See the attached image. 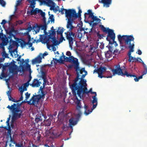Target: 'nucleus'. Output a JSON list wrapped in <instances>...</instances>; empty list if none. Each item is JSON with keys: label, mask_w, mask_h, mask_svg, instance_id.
<instances>
[{"label": "nucleus", "mask_w": 147, "mask_h": 147, "mask_svg": "<svg viewBox=\"0 0 147 147\" xmlns=\"http://www.w3.org/2000/svg\"><path fill=\"white\" fill-rule=\"evenodd\" d=\"M61 11L59 10V12H61L62 14H64V12L63 11H65V15L66 17L67 18H72V17L75 16V10L73 9H68V10L63 8L61 9Z\"/></svg>", "instance_id": "7"}, {"label": "nucleus", "mask_w": 147, "mask_h": 147, "mask_svg": "<svg viewBox=\"0 0 147 147\" xmlns=\"http://www.w3.org/2000/svg\"><path fill=\"white\" fill-rule=\"evenodd\" d=\"M16 106V104L14 103L13 105H12L11 106H10L9 105H8V106L7 107V108H8L10 110H12L13 111Z\"/></svg>", "instance_id": "41"}, {"label": "nucleus", "mask_w": 147, "mask_h": 147, "mask_svg": "<svg viewBox=\"0 0 147 147\" xmlns=\"http://www.w3.org/2000/svg\"><path fill=\"white\" fill-rule=\"evenodd\" d=\"M41 3L46 4L47 6L51 7H52V6H54L55 4V3L51 0H42L41 1Z\"/></svg>", "instance_id": "19"}, {"label": "nucleus", "mask_w": 147, "mask_h": 147, "mask_svg": "<svg viewBox=\"0 0 147 147\" xmlns=\"http://www.w3.org/2000/svg\"><path fill=\"white\" fill-rule=\"evenodd\" d=\"M33 28L36 33H37L39 32L40 27H39V25L36 24V25L33 26Z\"/></svg>", "instance_id": "34"}, {"label": "nucleus", "mask_w": 147, "mask_h": 147, "mask_svg": "<svg viewBox=\"0 0 147 147\" xmlns=\"http://www.w3.org/2000/svg\"><path fill=\"white\" fill-rule=\"evenodd\" d=\"M106 70V68L105 67L100 66L98 68V77L102 78L105 77L102 75L103 73L105 72Z\"/></svg>", "instance_id": "15"}, {"label": "nucleus", "mask_w": 147, "mask_h": 147, "mask_svg": "<svg viewBox=\"0 0 147 147\" xmlns=\"http://www.w3.org/2000/svg\"><path fill=\"white\" fill-rule=\"evenodd\" d=\"M1 75H2V77L3 78H6L8 75L7 74H6L4 73H3Z\"/></svg>", "instance_id": "59"}, {"label": "nucleus", "mask_w": 147, "mask_h": 147, "mask_svg": "<svg viewBox=\"0 0 147 147\" xmlns=\"http://www.w3.org/2000/svg\"><path fill=\"white\" fill-rule=\"evenodd\" d=\"M22 113V111H21L20 113H15V114L16 115L17 117H18V118H20L21 117Z\"/></svg>", "instance_id": "58"}, {"label": "nucleus", "mask_w": 147, "mask_h": 147, "mask_svg": "<svg viewBox=\"0 0 147 147\" xmlns=\"http://www.w3.org/2000/svg\"><path fill=\"white\" fill-rule=\"evenodd\" d=\"M64 28H61V27H59L58 28V30L57 31V35L60 34L61 36V37L60 38L59 41L60 43L61 42H62L63 40H65L63 36V33L64 32Z\"/></svg>", "instance_id": "14"}, {"label": "nucleus", "mask_w": 147, "mask_h": 147, "mask_svg": "<svg viewBox=\"0 0 147 147\" xmlns=\"http://www.w3.org/2000/svg\"><path fill=\"white\" fill-rule=\"evenodd\" d=\"M92 22L94 21H96L95 23H94L93 24V25H96L99 23L101 20L98 18H97L96 16H94L92 18Z\"/></svg>", "instance_id": "24"}, {"label": "nucleus", "mask_w": 147, "mask_h": 147, "mask_svg": "<svg viewBox=\"0 0 147 147\" xmlns=\"http://www.w3.org/2000/svg\"><path fill=\"white\" fill-rule=\"evenodd\" d=\"M105 55L107 58H109L112 57V52L110 51H108L106 53H105Z\"/></svg>", "instance_id": "27"}, {"label": "nucleus", "mask_w": 147, "mask_h": 147, "mask_svg": "<svg viewBox=\"0 0 147 147\" xmlns=\"http://www.w3.org/2000/svg\"><path fill=\"white\" fill-rule=\"evenodd\" d=\"M29 84L26 82L24 84L23 88L21 86L19 88V89L22 90V91H26L27 90V87H28Z\"/></svg>", "instance_id": "28"}, {"label": "nucleus", "mask_w": 147, "mask_h": 147, "mask_svg": "<svg viewBox=\"0 0 147 147\" xmlns=\"http://www.w3.org/2000/svg\"><path fill=\"white\" fill-rule=\"evenodd\" d=\"M115 68V69H113L112 70V71L113 75L115 74H117L118 75L123 76H126L127 77L131 78L136 77L135 76L128 73L126 70H125L124 72L123 73L122 69L121 68L120 65L119 64L116 65Z\"/></svg>", "instance_id": "4"}, {"label": "nucleus", "mask_w": 147, "mask_h": 147, "mask_svg": "<svg viewBox=\"0 0 147 147\" xmlns=\"http://www.w3.org/2000/svg\"><path fill=\"white\" fill-rule=\"evenodd\" d=\"M99 27L100 28L101 30L104 32L107 33L109 31V29H110L108 28H106L105 27L102 25H99Z\"/></svg>", "instance_id": "32"}, {"label": "nucleus", "mask_w": 147, "mask_h": 147, "mask_svg": "<svg viewBox=\"0 0 147 147\" xmlns=\"http://www.w3.org/2000/svg\"><path fill=\"white\" fill-rule=\"evenodd\" d=\"M45 43H46L47 44V47L48 49H50V48L51 47H53L54 46H52V45H50V43H51L50 41H49V40H48L47 38L44 39Z\"/></svg>", "instance_id": "30"}, {"label": "nucleus", "mask_w": 147, "mask_h": 147, "mask_svg": "<svg viewBox=\"0 0 147 147\" xmlns=\"http://www.w3.org/2000/svg\"><path fill=\"white\" fill-rule=\"evenodd\" d=\"M41 98L40 96L38 95H34L27 102L29 104L34 105L36 107H37L38 102L39 100Z\"/></svg>", "instance_id": "8"}, {"label": "nucleus", "mask_w": 147, "mask_h": 147, "mask_svg": "<svg viewBox=\"0 0 147 147\" xmlns=\"http://www.w3.org/2000/svg\"><path fill=\"white\" fill-rule=\"evenodd\" d=\"M88 13H85L84 14V17L86 18V15H89V17H91V18L93 17L94 16V13L92 12V10L90 9H89L88 11Z\"/></svg>", "instance_id": "33"}, {"label": "nucleus", "mask_w": 147, "mask_h": 147, "mask_svg": "<svg viewBox=\"0 0 147 147\" xmlns=\"http://www.w3.org/2000/svg\"><path fill=\"white\" fill-rule=\"evenodd\" d=\"M11 93V91L10 90L8 91L7 92V96H8L9 98L10 97H11V96L10 95Z\"/></svg>", "instance_id": "64"}, {"label": "nucleus", "mask_w": 147, "mask_h": 147, "mask_svg": "<svg viewBox=\"0 0 147 147\" xmlns=\"http://www.w3.org/2000/svg\"><path fill=\"white\" fill-rule=\"evenodd\" d=\"M1 127L4 128L6 129L7 130V135L8 136H9V137L10 136H11V129L10 126H8V127H7L6 126H5L4 127Z\"/></svg>", "instance_id": "29"}, {"label": "nucleus", "mask_w": 147, "mask_h": 147, "mask_svg": "<svg viewBox=\"0 0 147 147\" xmlns=\"http://www.w3.org/2000/svg\"><path fill=\"white\" fill-rule=\"evenodd\" d=\"M42 58V57L39 54L36 58L32 60V63L33 64L40 63L41 62Z\"/></svg>", "instance_id": "20"}, {"label": "nucleus", "mask_w": 147, "mask_h": 147, "mask_svg": "<svg viewBox=\"0 0 147 147\" xmlns=\"http://www.w3.org/2000/svg\"><path fill=\"white\" fill-rule=\"evenodd\" d=\"M21 111L20 108L15 107L14 110L13 111V113H18Z\"/></svg>", "instance_id": "45"}, {"label": "nucleus", "mask_w": 147, "mask_h": 147, "mask_svg": "<svg viewBox=\"0 0 147 147\" xmlns=\"http://www.w3.org/2000/svg\"><path fill=\"white\" fill-rule=\"evenodd\" d=\"M74 97H76V99L77 100V102H76L77 104L76 109L78 111H80V109L81 107V105L80 103V100H79L77 97L76 95V96L73 95Z\"/></svg>", "instance_id": "23"}, {"label": "nucleus", "mask_w": 147, "mask_h": 147, "mask_svg": "<svg viewBox=\"0 0 147 147\" xmlns=\"http://www.w3.org/2000/svg\"><path fill=\"white\" fill-rule=\"evenodd\" d=\"M134 41L132 43H130V44L128 45V48L129 49V50L128 53V55L129 57L131 56V52H132L134 51Z\"/></svg>", "instance_id": "17"}, {"label": "nucleus", "mask_w": 147, "mask_h": 147, "mask_svg": "<svg viewBox=\"0 0 147 147\" xmlns=\"http://www.w3.org/2000/svg\"><path fill=\"white\" fill-rule=\"evenodd\" d=\"M40 36L39 39L41 42H42L43 40H44L45 39L47 38H44V37H45L44 35H40Z\"/></svg>", "instance_id": "50"}, {"label": "nucleus", "mask_w": 147, "mask_h": 147, "mask_svg": "<svg viewBox=\"0 0 147 147\" xmlns=\"http://www.w3.org/2000/svg\"><path fill=\"white\" fill-rule=\"evenodd\" d=\"M21 1L18 0L17 1V3H16V5H15V7L16 8L21 3Z\"/></svg>", "instance_id": "57"}, {"label": "nucleus", "mask_w": 147, "mask_h": 147, "mask_svg": "<svg viewBox=\"0 0 147 147\" xmlns=\"http://www.w3.org/2000/svg\"><path fill=\"white\" fill-rule=\"evenodd\" d=\"M37 116L39 118L40 122L42 121L43 120V118H44V114L42 113V114H37Z\"/></svg>", "instance_id": "39"}, {"label": "nucleus", "mask_w": 147, "mask_h": 147, "mask_svg": "<svg viewBox=\"0 0 147 147\" xmlns=\"http://www.w3.org/2000/svg\"><path fill=\"white\" fill-rule=\"evenodd\" d=\"M25 95L26 96V100H27L30 97V94H29L27 92L25 93Z\"/></svg>", "instance_id": "56"}, {"label": "nucleus", "mask_w": 147, "mask_h": 147, "mask_svg": "<svg viewBox=\"0 0 147 147\" xmlns=\"http://www.w3.org/2000/svg\"><path fill=\"white\" fill-rule=\"evenodd\" d=\"M79 120V118L78 119V120L76 121L74 120V118H71L70 119L69 121V124L70 125V127L71 128H72V127L71 125H74L76 124Z\"/></svg>", "instance_id": "22"}, {"label": "nucleus", "mask_w": 147, "mask_h": 147, "mask_svg": "<svg viewBox=\"0 0 147 147\" xmlns=\"http://www.w3.org/2000/svg\"><path fill=\"white\" fill-rule=\"evenodd\" d=\"M112 0H101L99 1V2L103 4L104 7H109L110 5L111 4Z\"/></svg>", "instance_id": "16"}, {"label": "nucleus", "mask_w": 147, "mask_h": 147, "mask_svg": "<svg viewBox=\"0 0 147 147\" xmlns=\"http://www.w3.org/2000/svg\"><path fill=\"white\" fill-rule=\"evenodd\" d=\"M47 38L49 40V41H50L51 43L53 42L52 46H55L60 44V42L57 40L55 37H52V36L51 35H49Z\"/></svg>", "instance_id": "12"}, {"label": "nucleus", "mask_w": 147, "mask_h": 147, "mask_svg": "<svg viewBox=\"0 0 147 147\" xmlns=\"http://www.w3.org/2000/svg\"><path fill=\"white\" fill-rule=\"evenodd\" d=\"M39 27H40V29L41 30H44V32H46V30H47V24H44L43 25H39Z\"/></svg>", "instance_id": "31"}, {"label": "nucleus", "mask_w": 147, "mask_h": 147, "mask_svg": "<svg viewBox=\"0 0 147 147\" xmlns=\"http://www.w3.org/2000/svg\"><path fill=\"white\" fill-rule=\"evenodd\" d=\"M35 122L37 123H38L40 121L39 118L37 116V115H36V117L35 118Z\"/></svg>", "instance_id": "60"}, {"label": "nucleus", "mask_w": 147, "mask_h": 147, "mask_svg": "<svg viewBox=\"0 0 147 147\" xmlns=\"http://www.w3.org/2000/svg\"><path fill=\"white\" fill-rule=\"evenodd\" d=\"M41 77L42 79L47 78V76L45 72L43 71H42L41 73Z\"/></svg>", "instance_id": "47"}, {"label": "nucleus", "mask_w": 147, "mask_h": 147, "mask_svg": "<svg viewBox=\"0 0 147 147\" xmlns=\"http://www.w3.org/2000/svg\"><path fill=\"white\" fill-rule=\"evenodd\" d=\"M0 4L3 7H4L6 5V3L3 0H0Z\"/></svg>", "instance_id": "48"}, {"label": "nucleus", "mask_w": 147, "mask_h": 147, "mask_svg": "<svg viewBox=\"0 0 147 147\" xmlns=\"http://www.w3.org/2000/svg\"><path fill=\"white\" fill-rule=\"evenodd\" d=\"M32 29V27L30 26H30L29 27H28L26 29V30H27V32H26V34H28V32L30 31Z\"/></svg>", "instance_id": "52"}, {"label": "nucleus", "mask_w": 147, "mask_h": 147, "mask_svg": "<svg viewBox=\"0 0 147 147\" xmlns=\"http://www.w3.org/2000/svg\"><path fill=\"white\" fill-rule=\"evenodd\" d=\"M138 59L132 57V56H130L129 57V59L128 61L129 62H134L138 61Z\"/></svg>", "instance_id": "35"}, {"label": "nucleus", "mask_w": 147, "mask_h": 147, "mask_svg": "<svg viewBox=\"0 0 147 147\" xmlns=\"http://www.w3.org/2000/svg\"><path fill=\"white\" fill-rule=\"evenodd\" d=\"M88 107L86 105H85L84 106V108L85 109V111L84 114L87 115L89 114L90 113L92 112V110H90L89 109H88Z\"/></svg>", "instance_id": "25"}, {"label": "nucleus", "mask_w": 147, "mask_h": 147, "mask_svg": "<svg viewBox=\"0 0 147 147\" xmlns=\"http://www.w3.org/2000/svg\"><path fill=\"white\" fill-rule=\"evenodd\" d=\"M41 84V82L38 81L37 79H34L33 80L32 83V84H30V85L33 87H39Z\"/></svg>", "instance_id": "18"}, {"label": "nucleus", "mask_w": 147, "mask_h": 147, "mask_svg": "<svg viewBox=\"0 0 147 147\" xmlns=\"http://www.w3.org/2000/svg\"><path fill=\"white\" fill-rule=\"evenodd\" d=\"M10 139V142L12 143H13V144H16V142L12 138L11 136H10L9 137Z\"/></svg>", "instance_id": "61"}, {"label": "nucleus", "mask_w": 147, "mask_h": 147, "mask_svg": "<svg viewBox=\"0 0 147 147\" xmlns=\"http://www.w3.org/2000/svg\"><path fill=\"white\" fill-rule=\"evenodd\" d=\"M9 100H11L12 102H18L17 100H15V99H14L13 98L11 97H11H10L9 98Z\"/></svg>", "instance_id": "54"}, {"label": "nucleus", "mask_w": 147, "mask_h": 147, "mask_svg": "<svg viewBox=\"0 0 147 147\" xmlns=\"http://www.w3.org/2000/svg\"><path fill=\"white\" fill-rule=\"evenodd\" d=\"M13 62H11L8 65L9 71L10 73H12L13 75L17 74L18 72V67L15 65L13 61Z\"/></svg>", "instance_id": "9"}, {"label": "nucleus", "mask_w": 147, "mask_h": 147, "mask_svg": "<svg viewBox=\"0 0 147 147\" xmlns=\"http://www.w3.org/2000/svg\"><path fill=\"white\" fill-rule=\"evenodd\" d=\"M77 65L76 64L75 65H74V68L75 69L76 71V74H77V76L75 78L74 80H73L72 83L69 82V84L70 86V87L71 89L74 88L76 86V85H77V82H78V80H79L80 78V74H82L83 72H85L86 71L85 70L84 68H82L81 69H80L79 67V63L78 61Z\"/></svg>", "instance_id": "3"}, {"label": "nucleus", "mask_w": 147, "mask_h": 147, "mask_svg": "<svg viewBox=\"0 0 147 147\" xmlns=\"http://www.w3.org/2000/svg\"><path fill=\"white\" fill-rule=\"evenodd\" d=\"M39 13H40L42 17H45V13L43 12L42 10L40 9Z\"/></svg>", "instance_id": "53"}, {"label": "nucleus", "mask_w": 147, "mask_h": 147, "mask_svg": "<svg viewBox=\"0 0 147 147\" xmlns=\"http://www.w3.org/2000/svg\"><path fill=\"white\" fill-rule=\"evenodd\" d=\"M127 45H122V44L121 43V44H120V46L121 47V50L120 51H122L124 50L125 49L128 48V46H127Z\"/></svg>", "instance_id": "42"}, {"label": "nucleus", "mask_w": 147, "mask_h": 147, "mask_svg": "<svg viewBox=\"0 0 147 147\" xmlns=\"http://www.w3.org/2000/svg\"><path fill=\"white\" fill-rule=\"evenodd\" d=\"M19 42L20 43V46L22 48H23L28 44V43H27V42H26L24 40H22V42Z\"/></svg>", "instance_id": "36"}, {"label": "nucleus", "mask_w": 147, "mask_h": 147, "mask_svg": "<svg viewBox=\"0 0 147 147\" xmlns=\"http://www.w3.org/2000/svg\"><path fill=\"white\" fill-rule=\"evenodd\" d=\"M108 34L106 38V40L109 41V44L112 45L113 43L111 41L110 39H112L113 41H114L115 38V34L114 32V31L112 29H109V31L107 32Z\"/></svg>", "instance_id": "10"}, {"label": "nucleus", "mask_w": 147, "mask_h": 147, "mask_svg": "<svg viewBox=\"0 0 147 147\" xmlns=\"http://www.w3.org/2000/svg\"><path fill=\"white\" fill-rule=\"evenodd\" d=\"M92 98L93 99V100L92 101V103L93 104H94L95 103H97V99L96 98V96H92Z\"/></svg>", "instance_id": "46"}, {"label": "nucleus", "mask_w": 147, "mask_h": 147, "mask_svg": "<svg viewBox=\"0 0 147 147\" xmlns=\"http://www.w3.org/2000/svg\"><path fill=\"white\" fill-rule=\"evenodd\" d=\"M62 55L63 57V59H62V57L61 56L59 58V60L62 62L63 61H65L66 62H69L70 63H72L74 65L76 64V65H77L78 59L75 58L73 56H70L69 57H67L64 55L63 53H62Z\"/></svg>", "instance_id": "6"}, {"label": "nucleus", "mask_w": 147, "mask_h": 147, "mask_svg": "<svg viewBox=\"0 0 147 147\" xmlns=\"http://www.w3.org/2000/svg\"><path fill=\"white\" fill-rule=\"evenodd\" d=\"M40 88V91H41V94L42 95L39 94H38V95H38L40 96L41 97V98H43V97H45L44 96H45V93L44 92V91L43 90V88H42V86H41Z\"/></svg>", "instance_id": "40"}, {"label": "nucleus", "mask_w": 147, "mask_h": 147, "mask_svg": "<svg viewBox=\"0 0 147 147\" xmlns=\"http://www.w3.org/2000/svg\"><path fill=\"white\" fill-rule=\"evenodd\" d=\"M71 18H69L68 19L67 22V28H69V32H72L71 30L73 29L74 28V26L72 25V23L73 21V20L71 19Z\"/></svg>", "instance_id": "13"}, {"label": "nucleus", "mask_w": 147, "mask_h": 147, "mask_svg": "<svg viewBox=\"0 0 147 147\" xmlns=\"http://www.w3.org/2000/svg\"><path fill=\"white\" fill-rule=\"evenodd\" d=\"M50 9L53 10L55 12H56L57 11H59V10H60L59 9H58L57 7H55L54 5L52 6V7H51Z\"/></svg>", "instance_id": "43"}, {"label": "nucleus", "mask_w": 147, "mask_h": 147, "mask_svg": "<svg viewBox=\"0 0 147 147\" xmlns=\"http://www.w3.org/2000/svg\"><path fill=\"white\" fill-rule=\"evenodd\" d=\"M17 116L16 115L15 113H13V115L12 116V121H16L17 118Z\"/></svg>", "instance_id": "49"}, {"label": "nucleus", "mask_w": 147, "mask_h": 147, "mask_svg": "<svg viewBox=\"0 0 147 147\" xmlns=\"http://www.w3.org/2000/svg\"><path fill=\"white\" fill-rule=\"evenodd\" d=\"M82 11L80 9H79V10L78 14V13H76V11H75V13L76 15H75L76 16L74 17H72V18H77L78 17H80L81 15V13H82Z\"/></svg>", "instance_id": "38"}, {"label": "nucleus", "mask_w": 147, "mask_h": 147, "mask_svg": "<svg viewBox=\"0 0 147 147\" xmlns=\"http://www.w3.org/2000/svg\"><path fill=\"white\" fill-rule=\"evenodd\" d=\"M84 32L85 34L86 31L84 30L83 28H80V30H78V31L76 34L75 35V33L72 32H65V34L66 35L67 39L68 40L70 47L72 49V46L73 44L74 41H75V38L77 37L78 38H80V39L82 37V34L81 32Z\"/></svg>", "instance_id": "2"}, {"label": "nucleus", "mask_w": 147, "mask_h": 147, "mask_svg": "<svg viewBox=\"0 0 147 147\" xmlns=\"http://www.w3.org/2000/svg\"><path fill=\"white\" fill-rule=\"evenodd\" d=\"M32 9L30 11H27V14H30L31 15H33L39 13L40 9L37 8H36L34 10L33 9L34 8Z\"/></svg>", "instance_id": "21"}, {"label": "nucleus", "mask_w": 147, "mask_h": 147, "mask_svg": "<svg viewBox=\"0 0 147 147\" xmlns=\"http://www.w3.org/2000/svg\"><path fill=\"white\" fill-rule=\"evenodd\" d=\"M80 86L79 87H75L71 89L73 95L76 96L77 94L78 96L81 98L85 94L91 93L92 92V88H90L89 91H87L86 87L87 84L86 81L82 80L80 82Z\"/></svg>", "instance_id": "1"}, {"label": "nucleus", "mask_w": 147, "mask_h": 147, "mask_svg": "<svg viewBox=\"0 0 147 147\" xmlns=\"http://www.w3.org/2000/svg\"><path fill=\"white\" fill-rule=\"evenodd\" d=\"M10 43H12V45L14 46L17 45L18 44V42L14 40H10Z\"/></svg>", "instance_id": "51"}, {"label": "nucleus", "mask_w": 147, "mask_h": 147, "mask_svg": "<svg viewBox=\"0 0 147 147\" xmlns=\"http://www.w3.org/2000/svg\"><path fill=\"white\" fill-rule=\"evenodd\" d=\"M85 72V74H82V75L81 78H80V79H79V80H80V81H79V80H78V81L77 82H78L77 83V85H76L75 87H76V86L78 87L77 86H78V87L80 86V81L82 80H83L84 81H85L84 79H83V78L85 77V76L86 75H87V72L86 71ZM85 81H86V80H85Z\"/></svg>", "instance_id": "26"}, {"label": "nucleus", "mask_w": 147, "mask_h": 147, "mask_svg": "<svg viewBox=\"0 0 147 147\" xmlns=\"http://www.w3.org/2000/svg\"><path fill=\"white\" fill-rule=\"evenodd\" d=\"M117 37L120 44L122 43V41L124 40L125 41V44L126 45L130 44L131 41H134V38L132 35H125L121 36L119 34L117 36Z\"/></svg>", "instance_id": "5"}, {"label": "nucleus", "mask_w": 147, "mask_h": 147, "mask_svg": "<svg viewBox=\"0 0 147 147\" xmlns=\"http://www.w3.org/2000/svg\"><path fill=\"white\" fill-rule=\"evenodd\" d=\"M2 54L3 57H4L5 58H9V57H8V54L6 53V52L4 50L3 51Z\"/></svg>", "instance_id": "37"}, {"label": "nucleus", "mask_w": 147, "mask_h": 147, "mask_svg": "<svg viewBox=\"0 0 147 147\" xmlns=\"http://www.w3.org/2000/svg\"><path fill=\"white\" fill-rule=\"evenodd\" d=\"M142 64L144 69V70L142 73V75L140 76H139L138 77H137L136 75H134L136 76V77H134V78H134V80L136 82H138L140 79H141L142 78L143 76V75L146 74L147 73V67L146 65L143 62H142Z\"/></svg>", "instance_id": "11"}, {"label": "nucleus", "mask_w": 147, "mask_h": 147, "mask_svg": "<svg viewBox=\"0 0 147 147\" xmlns=\"http://www.w3.org/2000/svg\"><path fill=\"white\" fill-rule=\"evenodd\" d=\"M66 55L69 57L71 56V53L70 51H67V52L66 53Z\"/></svg>", "instance_id": "63"}, {"label": "nucleus", "mask_w": 147, "mask_h": 147, "mask_svg": "<svg viewBox=\"0 0 147 147\" xmlns=\"http://www.w3.org/2000/svg\"><path fill=\"white\" fill-rule=\"evenodd\" d=\"M56 34V31L54 30L52 31V32L51 33H50L49 35H51L52 36V35H55Z\"/></svg>", "instance_id": "62"}, {"label": "nucleus", "mask_w": 147, "mask_h": 147, "mask_svg": "<svg viewBox=\"0 0 147 147\" xmlns=\"http://www.w3.org/2000/svg\"><path fill=\"white\" fill-rule=\"evenodd\" d=\"M42 57V58H44V57L45 56L47 55L48 54L47 52H45L43 54H42V53H40L39 54Z\"/></svg>", "instance_id": "55"}, {"label": "nucleus", "mask_w": 147, "mask_h": 147, "mask_svg": "<svg viewBox=\"0 0 147 147\" xmlns=\"http://www.w3.org/2000/svg\"><path fill=\"white\" fill-rule=\"evenodd\" d=\"M49 19H50V21L51 22V23L53 22L54 23L55 21V19L54 17V16L53 14H51L49 18Z\"/></svg>", "instance_id": "44"}]
</instances>
